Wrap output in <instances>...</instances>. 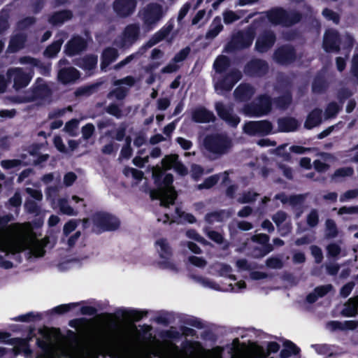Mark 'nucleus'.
Masks as SVG:
<instances>
[{
    "label": "nucleus",
    "mask_w": 358,
    "mask_h": 358,
    "mask_svg": "<svg viewBox=\"0 0 358 358\" xmlns=\"http://www.w3.org/2000/svg\"><path fill=\"white\" fill-rule=\"evenodd\" d=\"M12 215L0 217V252L4 256L27 250L29 258L41 257L45 255V240H38L29 222L5 225L11 220Z\"/></svg>",
    "instance_id": "obj_1"
},
{
    "label": "nucleus",
    "mask_w": 358,
    "mask_h": 358,
    "mask_svg": "<svg viewBox=\"0 0 358 358\" xmlns=\"http://www.w3.org/2000/svg\"><path fill=\"white\" fill-rule=\"evenodd\" d=\"M173 169L178 173L187 174V169L178 161V158H163L161 165L152 167V178L157 188L150 192L152 199H159L162 206H168L174 203L177 193L172 185L173 176L166 171Z\"/></svg>",
    "instance_id": "obj_2"
},
{
    "label": "nucleus",
    "mask_w": 358,
    "mask_h": 358,
    "mask_svg": "<svg viewBox=\"0 0 358 358\" xmlns=\"http://www.w3.org/2000/svg\"><path fill=\"white\" fill-rule=\"evenodd\" d=\"M266 17L272 24L290 27L300 22L303 15L295 10L288 11L282 7H275L267 11Z\"/></svg>",
    "instance_id": "obj_3"
},
{
    "label": "nucleus",
    "mask_w": 358,
    "mask_h": 358,
    "mask_svg": "<svg viewBox=\"0 0 358 358\" xmlns=\"http://www.w3.org/2000/svg\"><path fill=\"white\" fill-rule=\"evenodd\" d=\"M203 146L210 153L223 155L231 150L233 142L226 134L215 133L205 136Z\"/></svg>",
    "instance_id": "obj_4"
},
{
    "label": "nucleus",
    "mask_w": 358,
    "mask_h": 358,
    "mask_svg": "<svg viewBox=\"0 0 358 358\" xmlns=\"http://www.w3.org/2000/svg\"><path fill=\"white\" fill-rule=\"evenodd\" d=\"M94 231L99 233L103 231H111L117 229L120 221L113 215L106 212H97L92 217Z\"/></svg>",
    "instance_id": "obj_5"
},
{
    "label": "nucleus",
    "mask_w": 358,
    "mask_h": 358,
    "mask_svg": "<svg viewBox=\"0 0 358 358\" xmlns=\"http://www.w3.org/2000/svg\"><path fill=\"white\" fill-rule=\"evenodd\" d=\"M273 59L279 65H290L297 59L296 50L291 44H283L275 50Z\"/></svg>",
    "instance_id": "obj_6"
},
{
    "label": "nucleus",
    "mask_w": 358,
    "mask_h": 358,
    "mask_svg": "<svg viewBox=\"0 0 358 358\" xmlns=\"http://www.w3.org/2000/svg\"><path fill=\"white\" fill-rule=\"evenodd\" d=\"M255 36V29L250 26L233 36L230 47L234 50L248 48L252 45Z\"/></svg>",
    "instance_id": "obj_7"
},
{
    "label": "nucleus",
    "mask_w": 358,
    "mask_h": 358,
    "mask_svg": "<svg viewBox=\"0 0 358 358\" xmlns=\"http://www.w3.org/2000/svg\"><path fill=\"white\" fill-rule=\"evenodd\" d=\"M272 123L267 120L248 121L243 126V131L250 136H265L271 134Z\"/></svg>",
    "instance_id": "obj_8"
},
{
    "label": "nucleus",
    "mask_w": 358,
    "mask_h": 358,
    "mask_svg": "<svg viewBox=\"0 0 358 358\" xmlns=\"http://www.w3.org/2000/svg\"><path fill=\"white\" fill-rule=\"evenodd\" d=\"M269 70L268 62L262 59L252 58L248 61L243 68L244 73L252 78H262Z\"/></svg>",
    "instance_id": "obj_9"
},
{
    "label": "nucleus",
    "mask_w": 358,
    "mask_h": 358,
    "mask_svg": "<svg viewBox=\"0 0 358 358\" xmlns=\"http://www.w3.org/2000/svg\"><path fill=\"white\" fill-rule=\"evenodd\" d=\"M164 15L163 7L157 3H150L146 6L143 13V21L145 26L152 28Z\"/></svg>",
    "instance_id": "obj_10"
},
{
    "label": "nucleus",
    "mask_w": 358,
    "mask_h": 358,
    "mask_svg": "<svg viewBox=\"0 0 358 358\" xmlns=\"http://www.w3.org/2000/svg\"><path fill=\"white\" fill-rule=\"evenodd\" d=\"M6 78L8 82L13 81V87L15 90L26 87L31 80V76L19 67L8 69L6 72Z\"/></svg>",
    "instance_id": "obj_11"
},
{
    "label": "nucleus",
    "mask_w": 358,
    "mask_h": 358,
    "mask_svg": "<svg viewBox=\"0 0 358 358\" xmlns=\"http://www.w3.org/2000/svg\"><path fill=\"white\" fill-rule=\"evenodd\" d=\"M88 46L85 38L78 34L73 35L64 45V53L69 57H73L85 52Z\"/></svg>",
    "instance_id": "obj_12"
},
{
    "label": "nucleus",
    "mask_w": 358,
    "mask_h": 358,
    "mask_svg": "<svg viewBox=\"0 0 358 358\" xmlns=\"http://www.w3.org/2000/svg\"><path fill=\"white\" fill-rule=\"evenodd\" d=\"M140 32L141 29L138 24H128L122 32V38L117 44V46L122 49L129 48L138 41Z\"/></svg>",
    "instance_id": "obj_13"
},
{
    "label": "nucleus",
    "mask_w": 358,
    "mask_h": 358,
    "mask_svg": "<svg viewBox=\"0 0 358 358\" xmlns=\"http://www.w3.org/2000/svg\"><path fill=\"white\" fill-rule=\"evenodd\" d=\"M276 35L273 31L266 29L258 36L255 48L259 53L268 52L275 43Z\"/></svg>",
    "instance_id": "obj_14"
},
{
    "label": "nucleus",
    "mask_w": 358,
    "mask_h": 358,
    "mask_svg": "<svg viewBox=\"0 0 358 358\" xmlns=\"http://www.w3.org/2000/svg\"><path fill=\"white\" fill-rule=\"evenodd\" d=\"M136 6V0H115L113 3V11L120 18H127L132 15Z\"/></svg>",
    "instance_id": "obj_15"
},
{
    "label": "nucleus",
    "mask_w": 358,
    "mask_h": 358,
    "mask_svg": "<svg viewBox=\"0 0 358 358\" xmlns=\"http://www.w3.org/2000/svg\"><path fill=\"white\" fill-rule=\"evenodd\" d=\"M341 37L338 31L329 29L325 31L322 47L326 52H339L341 50Z\"/></svg>",
    "instance_id": "obj_16"
},
{
    "label": "nucleus",
    "mask_w": 358,
    "mask_h": 358,
    "mask_svg": "<svg viewBox=\"0 0 358 358\" xmlns=\"http://www.w3.org/2000/svg\"><path fill=\"white\" fill-rule=\"evenodd\" d=\"M215 108L220 119L224 120L229 127H237L241 122V118L237 115L234 114L232 108L227 107L220 102L217 103Z\"/></svg>",
    "instance_id": "obj_17"
},
{
    "label": "nucleus",
    "mask_w": 358,
    "mask_h": 358,
    "mask_svg": "<svg viewBox=\"0 0 358 358\" xmlns=\"http://www.w3.org/2000/svg\"><path fill=\"white\" fill-rule=\"evenodd\" d=\"M215 108L220 119L224 120L229 127H237L241 122V118L237 115L234 114L232 108L227 107L220 102L217 103Z\"/></svg>",
    "instance_id": "obj_18"
},
{
    "label": "nucleus",
    "mask_w": 358,
    "mask_h": 358,
    "mask_svg": "<svg viewBox=\"0 0 358 358\" xmlns=\"http://www.w3.org/2000/svg\"><path fill=\"white\" fill-rule=\"evenodd\" d=\"M241 78V72L237 69H233L217 83L215 88L229 92Z\"/></svg>",
    "instance_id": "obj_19"
},
{
    "label": "nucleus",
    "mask_w": 358,
    "mask_h": 358,
    "mask_svg": "<svg viewBox=\"0 0 358 358\" xmlns=\"http://www.w3.org/2000/svg\"><path fill=\"white\" fill-rule=\"evenodd\" d=\"M174 28V23L170 20L159 31L155 32L150 39L141 47V49L146 50L155 45L158 43L166 38Z\"/></svg>",
    "instance_id": "obj_20"
},
{
    "label": "nucleus",
    "mask_w": 358,
    "mask_h": 358,
    "mask_svg": "<svg viewBox=\"0 0 358 358\" xmlns=\"http://www.w3.org/2000/svg\"><path fill=\"white\" fill-rule=\"evenodd\" d=\"M155 245L157 251L162 259L161 263L166 268L174 269V264L169 262L172 255V251L167 241L163 238L159 239L156 241Z\"/></svg>",
    "instance_id": "obj_21"
},
{
    "label": "nucleus",
    "mask_w": 358,
    "mask_h": 358,
    "mask_svg": "<svg viewBox=\"0 0 358 358\" xmlns=\"http://www.w3.org/2000/svg\"><path fill=\"white\" fill-rule=\"evenodd\" d=\"M73 13L69 9H62L55 11L48 17V22L52 27H61L66 22L72 20Z\"/></svg>",
    "instance_id": "obj_22"
},
{
    "label": "nucleus",
    "mask_w": 358,
    "mask_h": 358,
    "mask_svg": "<svg viewBox=\"0 0 358 358\" xmlns=\"http://www.w3.org/2000/svg\"><path fill=\"white\" fill-rule=\"evenodd\" d=\"M192 120L196 123H209L215 122V117L212 111L200 106L192 110Z\"/></svg>",
    "instance_id": "obj_23"
},
{
    "label": "nucleus",
    "mask_w": 358,
    "mask_h": 358,
    "mask_svg": "<svg viewBox=\"0 0 358 358\" xmlns=\"http://www.w3.org/2000/svg\"><path fill=\"white\" fill-rule=\"evenodd\" d=\"M80 73L78 70L74 67H67L60 69L58 72V80L62 84L66 85L74 83L80 78Z\"/></svg>",
    "instance_id": "obj_24"
},
{
    "label": "nucleus",
    "mask_w": 358,
    "mask_h": 358,
    "mask_svg": "<svg viewBox=\"0 0 358 358\" xmlns=\"http://www.w3.org/2000/svg\"><path fill=\"white\" fill-rule=\"evenodd\" d=\"M329 88V83L323 72L319 71L315 76L311 85L312 92L315 94H322Z\"/></svg>",
    "instance_id": "obj_25"
},
{
    "label": "nucleus",
    "mask_w": 358,
    "mask_h": 358,
    "mask_svg": "<svg viewBox=\"0 0 358 358\" xmlns=\"http://www.w3.org/2000/svg\"><path fill=\"white\" fill-rule=\"evenodd\" d=\"M255 88L249 83L239 85L234 92L235 98L240 101H248L255 94Z\"/></svg>",
    "instance_id": "obj_26"
},
{
    "label": "nucleus",
    "mask_w": 358,
    "mask_h": 358,
    "mask_svg": "<svg viewBox=\"0 0 358 358\" xmlns=\"http://www.w3.org/2000/svg\"><path fill=\"white\" fill-rule=\"evenodd\" d=\"M277 123L278 131L285 133L294 131L299 126L298 120L293 117H279Z\"/></svg>",
    "instance_id": "obj_27"
},
{
    "label": "nucleus",
    "mask_w": 358,
    "mask_h": 358,
    "mask_svg": "<svg viewBox=\"0 0 358 358\" xmlns=\"http://www.w3.org/2000/svg\"><path fill=\"white\" fill-rule=\"evenodd\" d=\"M118 56V51L115 48L107 47L104 48L101 55V69L102 71L105 70L111 63L117 59Z\"/></svg>",
    "instance_id": "obj_28"
},
{
    "label": "nucleus",
    "mask_w": 358,
    "mask_h": 358,
    "mask_svg": "<svg viewBox=\"0 0 358 358\" xmlns=\"http://www.w3.org/2000/svg\"><path fill=\"white\" fill-rule=\"evenodd\" d=\"M52 90L45 83L33 86L31 90V101L45 100L52 96Z\"/></svg>",
    "instance_id": "obj_29"
},
{
    "label": "nucleus",
    "mask_w": 358,
    "mask_h": 358,
    "mask_svg": "<svg viewBox=\"0 0 358 358\" xmlns=\"http://www.w3.org/2000/svg\"><path fill=\"white\" fill-rule=\"evenodd\" d=\"M292 100L293 96L291 90H285L281 95L273 99V103L278 109L285 110L292 104Z\"/></svg>",
    "instance_id": "obj_30"
},
{
    "label": "nucleus",
    "mask_w": 358,
    "mask_h": 358,
    "mask_svg": "<svg viewBox=\"0 0 358 358\" xmlns=\"http://www.w3.org/2000/svg\"><path fill=\"white\" fill-rule=\"evenodd\" d=\"M322 110L319 108L313 109L307 115L304 122V127L307 129H312L322 122Z\"/></svg>",
    "instance_id": "obj_31"
},
{
    "label": "nucleus",
    "mask_w": 358,
    "mask_h": 358,
    "mask_svg": "<svg viewBox=\"0 0 358 358\" xmlns=\"http://www.w3.org/2000/svg\"><path fill=\"white\" fill-rule=\"evenodd\" d=\"M26 41V36L22 34H16L10 39L8 50L10 52H17L22 49Z\"/></svg>",
    "instance_id": "obj_32"
},
{
    "label": "nucleus",
    "mask_w": 358,
    "mask_h": 358,
    "mask_svg": "<svg viewBox=\"0 0 358 358\" xmlns=\"http://www.w3.org/2000/svg\"><path fill=\"white\" fill-rule=\"evenodd\" d=\"M333 289L330 284L317 287L311 293L307 296V301L313 303L320 297H322Z\"/></svg>",
    "instance_id": "obj_33"
},
{
    "label": "nucleus",
    "mask_w": 358,
    "mask_h": 358,
    "mask_svg": "<svg viewBox=\"0 0 358 358\" xmlns=\"http://www.w3.org/2000/svg\"><path fill=\"white\" fill-rule=\"evenodd\" d=\"M272 103L273 99L266 94H260L257 97V104L262 111V114L264 115L268 114L271 111Z\"/></svg>",
    "instance_id": "obj_34"
},
{
    "label": "nucleus",
    "mask_w": 358,
    "mask_h": 358,
    "mask_svg": "<svg viewBox=\"0 0 358 358\" xmlns=\"http://www.w3.org/2000/svg\"><path fill=\"white\" fill-rule=\"evenodd\" d=\"M230 65L231 61L227 56L220 55L215 59L213 63V69L217 73L221 74L226 72Z\"/></svg>",
    "instance_id": "obj_35"
},
{
    "label": "nucleus",
    "mask_w": 358,
    "mask_h": 358,
    "mask_svg": "<svg viewBox=\"0 0 358 358\" xmlns=\"http://www.w3.org/2000/svg\"><path fill=\"white\" fill-rule=\"evenodd\" d=\"M358 310V296L350 298L345 303V308L342 310V314L346 317L355 316Z\"/></svg>",
    "instance_id": "obj_36"
},
{
    "label": "nucleus",
    "mask_w": 358,
    "mask_h": 358,
    "mask_svg": "<svg viewBox=\"0 0 358 358\" xmlns=\"http://www.w3.org/2000/svg\"><path fill=\"white\" fill-rule=\"evenodd\" d=\"M223 29V25L221 23V20L219 17L214 18L209 29L206 34V39H213L215 38Z\"/></svg>",
    "instance_id": "obj_37"
},
{
    "label": "nucleus",
    "mask_w": 358,
    "mask_h": 358,
    "mask_svg": "<svg viewBox=\"0 0 358 358\" xmlns=\"http://www.w3.org/2000/svg\"><path fill=\"white\" fill-rule=\"evenodd\" d=\"M231 215V213L229 211L226 210H220L215 211L210 213H208L205 216V220L209 224H213L216 222H222L225 219H227Z\"/></svg>",
    "instance_id": "obj_38"
},
{
    "label": "nucleus",
    "mask_w": 358,
    "mask_h": 358,
    "mask_svg": "<svg viewBox=\"0 0 358 358\" xmlns=\"http://www.w3.org/2000/svg\"><path fill=\"white\" fill-rule=\"evenodd\" d=\"M127 125L125 123H121L116 130H108L105 133V136L110 137L117 141H122L126 137Z\"/></svg>",
    "instance_id": "obj_39"
},
{
    "label": "nucleus",
    "mask_w": 358,
    "mask_h": 358,
    "mask_svg": "<svg viewBox=\"0 0 358 358\" xmlns=\"http://www.w3.org/2000/svg\"><path fill=\"white\" fill-rule=\"evenodd\" d=\"M63 43L62 38L53 41L51 44L48 45L44 50V55L48 58H53L57 56L61 50Z\"/></svg>",
    "instance_id": "obj_40"
},
{
    "label": "nucleus",
    "mask_w": 358,
    "mask_h": 358,
    "mask_svg": "<svg viewBox=\"0 0 358 358\" xmlns=\"http://www.w3.org/2000/svg\"><path fill=\"white\" fill-rule=\"evenodd\" d=\"M99 85V83H92L81 86L76 90L74 94L76 96H89L96 92Z\"/></svg>",
    "instance_id": "obj_41"
},
{
    "label": "nucleus",
    "mask_w": 358,
    "mask_h": 358,
    "mask_svg": "<svg viewBox=\"0 0 358 358\" xmlns=\"http://www.w3.org/2000/svg\"><path fill=\"white\" fill-rule=\"evenodd\" d=\"M338 235V229L336 222L328 219L325 222V237L328 239L334 238Z\"/></svg>",
    "instance_id": "obj_42"
},
{
    "label": "nucleus",
    "mask_w": 358,
    "mask_h": 358,
    "mask_svg": "<svg viewBox=\"0 0 358 358\" xmlns=\"http://www.w3.org/2000/svg\"><path fill=\"white\" fill-rule=\"evenodd\" d=\"M342 106L337 103L336 101L329 102L324 111V115L326 119H331L336 117L338 113L342 109Z\"/></svg>",
    "instance_id": "obj_43"
},
{
    "label": "nucleus",
    "mask_w": 358,
    "mask_h": 358,
    "mask_svg": "<svg viewBox=\"0 0 358 358\" xmlns=\"http://www.w3.org/2000/svg\"><path fill=\"white\" fill-rule=\"evenodd\" d=\"M273 250V247L271 244H266L264 246L260 245L255 247L252 250L250 255L255 258H262L271 252Z\"/></svg>",
    "instance_id": "obj_44"
},
{
    "label": "nucleus",
    "mask_w": 358,
    "mask_h": 358,
    "mask_svg": "<svg viewBox=\"0 0 358 358\" xmlns=\"http://www.w3.org/2000/svg\"><path fill=\"white\" fill-rule=\"evenodd\" d=\"M97 61L96 56L94 55H89L82 59L80 66L85 70L92 71L96 68Z\"/></svg>",
    "instance_id": "obj_45"
},
{
    "label": "nucleus",
    "mask_w": 358,
    "mask_h": 358,
    "mask_svg": "<svg viewBox=\"0 0 358 358\" xmlns=\"http://www.w3.org/2000/svg\"><path fill=\"white\" fill-rule=\"evenodd\" d=\"M298 352L299 349L293 343L286 341L284 343V349L280 352V356L282 358H287L292 355H296Z\"/></svg>",
    "instance_id": "obj_46"
},
{
    "label": "nucleus",
    "mask_w": 358,
    "mask_h": 358,
    "mask_svg": "<svg viewBox=\"0 0 358 358\" xmlns=\"http://www.w3.org/2000/svg\"><path fill=\"white\" fill-rule=\"evenodd\" d=\"M320 221L319 211L313 208L306 215V223L308 227L314 228L317 226Z\"/></svg>",
    "instance_id": "obj_47"
},
{
    "label": "nucleus",
    "mask_w": 358,
    "mask_h": 358,
    "mask_svg": "<svg viewBox=\"0 0 358 358\" xmlns=\"http://www.w3.org/2000/svg\"><path fill=\"white\" fill-rule=\"evenodd\" d=\"M58 205L59 210L62 213L69 216H75L78 215V212L69 205L67 200L64 199H59Z\"/></svg>",
    "instance_id": "obj_48"
},
{
    "label": "nucleus",
    "mask_w": 358,
    "mask_h": 358,
    "mask_svg": "<svg viewBox=\"0 0 358 358\" xmlns=\"http://www.w3.org/2000/svg\"><path fill=\"white\" fill-rule=\"evenodd\" d=\"M245 113L250 117H259L264 115L262 114L257 103H251L244 107Z\"/></svg>",
    "instance_id": "obj_49"
},
{
    "label": "nucleus",
    "mask_w": 358,
    "mask_h": 358,
    "mask_svg": "<svg viewBox=\"0 0 358 358\" xmlns=\"http://www.w3.org/2000/svg\"><path fill=\"white\" fill-rule=\"evenodd\" d=\"M353 93L349 88L341 87L337 92L336 99L338 101L339 104L343 106L345 101L350 99Z\"/></svg>",
    "instance_id": "obj_50"
},
{
    "label": "nucleus",
    "mask_w": 358,
    "mask_h": 358,
    "mask_svg": "<svg viewBox=\"0 0 358 358\" xmlns=\"http://www.w3.org/2000/svg\"><path fill=\"white\" fill-rule=\"evenodd\" d=\"M322 14L327 20L332 21L336 24H339L341 20L339 14L331 9L325 8Z\"/></svg>",
    "instance_id": "obj_51"
},
{
    "label": "nucleus",
    "mask_w": 358,
    "mask_h": 358,
    "mask_svg": "<svg viewBox=\"0 0 358 358\" xmlns=\"http://www.w3.org/2000/svg\"><path fill=\"white\" fill-rule=\"evenodd\" d=\"M191 48L189 46L182 48L175 55V56L171 59V62L174 63H179L185 61L189 56Z\"/></svg>",
    "instance_id": "obj_52"
},
{
    "label": "nucleus",
    "mask_w": 358,
    "mask_h": 358,
    "mask_svg": "<svg viewBox=\"0 0 358 358\" xmlns=\"http://www.w3.org/2000/svg\"><path fill=\"white\" fill-rule=\"evenodd\" d=\"M8 19V13L5 10H1L0 11V35L3 34L10 27Z\"/></svg>",
    "instance_id": "obj_53"
},
{
    "label": "nucleus",
    "mask_w": 358,
    "mask_h": 358,
    "mask_svg": "<svg viewBox=\"0 0 358 358\" xmlns=\"http://www.w3.org/2000/svg\"><path fill=\"white\" fill-rule=\"evenodd\" d=\"M124 173L126 176H131L136 180V182L133 185H136L138 182L143 178V172L133 168H125L124 169Z\"/></svg>",
    "instance_id": "obj_54"
},
{
    "label": "nucleus",
    "mask_w": 358,
    "mask_h": 358,
    "mask_svg": "<svg viewBox=\"0 0 358 358\" xmlns=\"http://www.w3.org/2000/svg\"><path fill=\"white\" fill-rule=\"evenodd\" d=\"M220 175H214L206 178L204 182L197 186L199 189H209L215 185L220 179Z\"/></svg>",
    "instance_id": "obj_55"
},
{
    "label": "nucleus",
    "mask_w": 358,
    "mask_h": 358,
    "mask_svg": "<svg viewBox=\"0 0 358 358\" xmlns=\"http://www.w3.org/2000/svg\"><path fill=\"white\" fill-rule=\"evenodd\" d=\"M326 250L329 256L332 257H336L341 253V248L338 243L333 242L329 243Z\"/></svg>",
    "instance_id": "obj_56"
},
{
    "label": "nucleus",
    "mask_w": 358,
    "mask_h": 358,
    "mask_svg": "<svg viewBox=\"0 0 358 358\" xmlns=\"http://www.w3.org/2000/svg\"><path fill=\"white\" fill-rule=\"evenodd\" d=\"M289 151L290 152L297 154V155H303L311 152L316 151V148H306L301 145H291L289 148Z\"/></svg>",
    "instance_id": "obj_57"
},
{
    "label": "nucleus",
    "mask_w": 358,
    "mask_h": 358,
    "mask_svg": "<svg viewBox=\"0 0 358 358\" xmlns=\"http://www.w3.org/2000/svg\"><path fill=\"white\" fill-rule=\"evenodd\" d=\"M80 220H70L64 226L63 233L66 236H68L72 231H73Z\"/></svg>",
    "instance_id": "obj_58"
},
{
    "label": "nucleus",
    "mask_w": 358,
    "mask_h": 358,
    "mask_svg": "<svg viewBox=\"0 0 358 358\" xmlns=\"http://www.w3.org/2000/svg\"><path fill=\"white\" fill-rule=\"evenodd\" d=\"M95 128L92 123H87L85 125H84L81 129V133L83 138L85 140L90 139L93 134L94 133Z\"/></svg>",
    "instance_id": "obj_59"
},
{
    "label": "nucleus",
    "mask_w": 358,
    "mask_h": 358,
    "mask_svg": "<svg viewBox=\"0 0 358 358\" xmlns=\"http://www.w3.org/2000/svg\"><path fill=\"white\" fill-rule=\"evenodd\" d=\"M350 73L355 78V80L358 84V53H355L352 56Z\"/></svg>",
    "instance_id": "obj_60"
},
{
    "label": "nucleus",
    "mask_w": 358,
    "mask_h": 358,
    "mask_svg": "<svg viewBox=\"0 0 358 358\" xmlns=\"http://www.w3.org/2000/svg\"><path fill=\"white\" fill-rule=\"evenodd\" d=\"M105 111L117 117V118H120L122 116V110L120 109V108L118 106L117 104L116 103H110L106 108H105Z\"/></svg>",
    "instance_id": "obj_61"
},
{
    "label": "nucleus",
    "mask_w": 358,
    "mask_h": 358,
    "mask_svg": "<svg viewBox=\"0 0 358 358\" xmlns=\"http://www.w3.org/2000/svg\"><path fill=\"white\" fill-rule=\"evenodd\" d=\"M266 265L270 268L278 269L281 268L283 264L282 260L280 258L273 257L266 259Z\"/></svg>",
    "instance_id": "obj_62"
},
{
    "label": "nucleus",
    "mask_w": 358,
    "mask_h": 358,
    "mask_svg": "<svg viewBox=\"0 0 358 358\" xmlns=\"http://www.w3.org/2000/svg\"><path fill=\"white\" fill-rule=\"evenodd\" d=\"M124 317L129 321H138L143 316V313L137 310H129L126 311L124 315Z\"/></svg>",
    "instance_id": "obj_63"
},
{
    "label": "nucleus",
    "mask_w": 358,
    "mask_h": 358,
    "mask_svg": "<svg viewBox=\"0 0 358 358\" xmlns=\"http://www.w3.org/2000/svg\"><path fill=\"white\" fill-rule=\"evenodd\" d=\"M358 197V189L346 191L340 196L341 202H346Z\"/></svg>",
    "instance_id": "obj_64"
}]
</instances>
